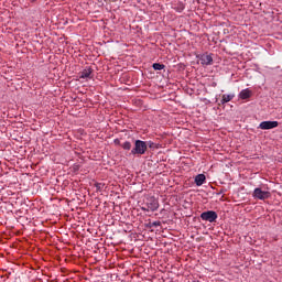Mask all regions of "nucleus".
<instances>
[{"label": "nucleus", "mask_w": 282, "mask_h": 282, "mask_svg": "<svg viewBox=\"0 0 282 282\" xmlns=\"http://www.w3.org/2000/svg\"><path fill=\"white\" fill-rule=\"evenodd\" d=\"M253 197L254 199H270L271 197V194L270 192L268 191H263L259 187H257L254 191H253Z\"/></svg>", "instance_id": "7ed1b4c3"}, {"label": "nucleus", "mask_w": 282, "mask_h": 282, "mask_svg": "<svg viewBox=\"0 0 282 282\" xmlns=\"http://www.w3.org/2000/svg\"><path fill=\"white\" fill-rule=\"evenodd\" d=\"M121 147L124 151H131V142L129 141L123 142Z\"/></svg>", "instance_id": "f8f14e48"}, {"label": "nucleus", "mask_w": 282, "mask_h": 282, "mask_svg": "<svg viewBox=\"0 0 282 282\" xmlns=\"http://www.w3.org/2000/svg\"><path fill=\"white\" fill-rule=\"evenodd\" d=\"M91 68L86 67L82 73H79V78H91Z\"/></svg>", "instance_id": "1a4fd4ad"}, {"label": "nucleus", "mask_w": 282, "mask_h": 282, "mask_svg": "<svg viewBox=\"0 0 282 282\" xmlns=\"http://www.w3.org/2000/svg\"><path fill=\"white\" fill-rule=\"evenodd\" d=\"M235 98V95H223V98L220 100L221 105H226V102H230Z\"/></svg>", "instance_id": "9d476101"}, {"label": "nucleus", "mask_w": 282, "mask_h": 282, "mask_svg": "<svg viewBox=\"0 0 282 282\" xmlns=\"http://www.w3.org/2000/svg\"><path fill=\"white\" fill-rule=\"evenodd\" d=\"M102 186H105V184H102V183H97V184H96L97 191H102Z\"/></svg>", "instance_id": "2eb2a0df"}, {"label": "nucleus", "mask_w": 282, "mask_h": 282, "mask_svg": "<svg viewBox=\"0 0 282 282\" xmlns=\"http://www.w3.org/2000/svg\"><path fill=\"white\" fill-rule=\"evenodd\" d=\"M160 226H162V223L160 220L153 221L152 224H150V228H158Z\"/></svg>", "instance_id": "ddd939ff"}, {"label": "nucleus", "mask_w": 282, "mask_h": 282, "mask_svg": "<svg viewBox=\"0 0 282 282\" xmlns=\"http://www.w3.org/2000/svg\"><path fill=\"white\" fill-rule=\"evenodd\" d=\"M152 67H153V69H155V72H160V70L164 69L165 66H164V64L154 63L152 65Z\"/></svg>", "instance_id": "9b49d317"}, {"label": "nucleus", "mask_w": 282, "mask_h": 282, "mask_svg": "<svg viewBox=\"0 0 282 282\" xmlns=\"http://www.w3.org/2000/svg\"><path fill=\"white\" fill-rule=\"evenodd\" d=\"M217 212L214 210H207L200 214V219H203V221H209V224L217 221Z\"/></svg>", "instance_id": "f03ea898"}, {"label": "nucleus", "mask_w": 282, "mask_h": 282, "mask_svg": "<svg viewBox=\"0 0 282 282\" xmlns=\"http://www.w3.org/2000/svg\"><path fill=\"white\" fill-rule=\"evenodd\" d=\"M147 147H148L149 149H154V148H155V143H153L152 141H149V142L147 143Z\"/></svg>", "instance_id": "4468645a"}, {"label": "nucleus", "mask_w": 282, "mask_h": 282, "mask_svg": "<svg viewBox=\"0 0 282 282\" xmlns=\"http://www.w3.org/2000/svg\"><path fill=\"white\" fill-rule=\"evenodd\" d=\"M200 63L203 65H213V56L204 54L200 56Z\"/></svg>", "instance_id": "0eeeda50"}, {"label": "nucleus", "mask_w": 282, "mask_h": 282, "mask_svg": "<svg viewBox=\"0 0 282 282\" xmlns=\"http://www.w3.org/2000/svg\"><path fill=\"white\" fill-rule=\"evenodd\" d=\"M145 204L148 206V210H151V213H155V210H158V208H160V202L158 200V198H155L153 196L148 198Z\"/></svg>", "instance_id": "20e7f679"}, {"label": "nucleus", "mask_w": 282, "mask_h": 282, "mask_svg": "<svg viewBox=\"0 0 282 282\" xmlns=\"http://www.w3.org/2000/svg\"><path fill=\"white\" fill-rule=\"evenodd\" d=\"M279 127V121H262L259 124V129H262L263 131H268L270 129H276Z\"/></svg>", "instance_id": "39448f33"}, {"label": "nucleus", "mask_w": 282, "mask_h": 282, "mask_svg": "<svg viewBox=\"0 0 282 282\" xmlns=\"http://www.w3.org/2000/svg\"><path fill=\"white\" fill-rule=\"evenodd\" d=\"M239 98L241 100H248V98H252V90L249 88L242 89L239 94Z\"/></svg>", "instance_id": "423d86ee"}, {"label": "nucleus", "mask_w": 282, "mask_h": 282, "mask_svg": "<svg viewBox=\"0 0 282 282\" xmlns=\"http://www.w3.org/2000/svg\"><path fill=\"white\" fill-rule=\"evenodd\" d=\"M206 182V175L198 174L195 176V184L196 186H204V183Z\"/></svg>", "instance_id": "6e6552de"}, {"label": "nucleus", "mask_w": 282, "mask_h": 282, "mask_svg": "<svg viewBox=\"0 0 282 282\" xmlns=\"http://www.w3.org/2000/svg\"><path fill=\"white\" fill-rule=\"evenodd\" d=\"M148 208H149V206H147V204H145V206L141 207V210H144L145 213H150L151 209H148Z\"/></svg>", "instance_id": "dca6fc26"}, {"label": "nucleus", "mask_w": 282, "mask_h": 282, "mask_svg": "<svg viewBox=\"0 0 282 282\" xmlns=\"http://www.w3.org/2000/svg\"><path fill=\"white\" fill-rule=\"evenodd\" d=\"M147 151H148L147 141L135 140L134 148L131 150V154L140 156V155H144Z\"/></svg>", "instance_id": "f257e3e1"}]
</instances>
